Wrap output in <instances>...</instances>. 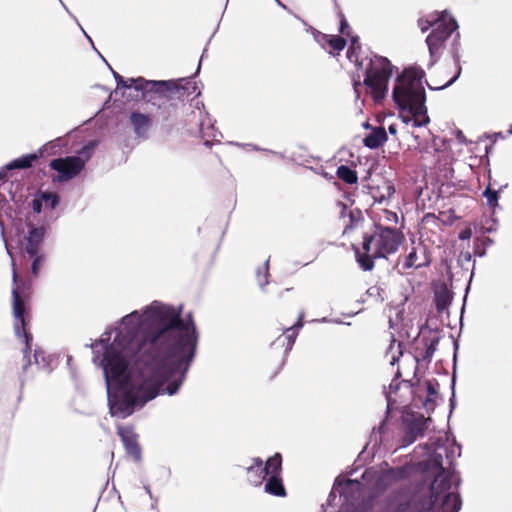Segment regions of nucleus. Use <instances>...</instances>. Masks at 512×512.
<instances>
[{
    "label": "nucleus",
    "mask_w": 512,
    "mask_h": 512,
    "mask_svg": "<svg viewBox=\"0 0 512 512\" xmlns=\"http://www.w3.org/2000/svg\"><path fill=\"white\" fill-rule=\"evenodd\" d=\"M159 300L130 312V415L184 384L199 344L191 312Z\"/></svg>",
    "instance_id": "nucleus-1"
},
{
    "label": "nucleus",
    "mask_w": 512,
    "mask_h": 512,
    "mask_svg": "<svg viewBox=\"0 0 512 512\" xmlns=\"http://www.w3.org/2000/svg\"><path fill=\"white\" fill-rule=\"evenodd\" d=\"M92 350V363L100 368L111 417H128V314L108 325L95 340L84 345Z\"/></svg>",
    "instance_id": "nucleus-2"
},
{
    "label": "nucleus",
    "mask_w": 512,
    "mask_h": 512,
    "mask_svg": "<svg viewBox=\"0 0 512 512\" xmlns=\"http://www.w3.org/2000/svg\"><path fill=\"white\" fill-rule=\"evenodd\" d=\"M50 230L49 222L43 221L41 224L28 225V232L25 235L22 233V227L18 226L16 228V237L14 238L15 246L12 243H7V236L2 238L5 250L11 260V305L13 306V291L15 290L18 295V302L23 310V317H30L28 304L33 281L32 279L20 278L17 274V266L27 268L28 264L31 263L32 276L37 278L40 275L46 261L43 246Z\"/></svg>",
    "instance_id": "nucleus-3"
},
{
    "label": "nucleus",
    "mask_w": 512,
    "mask_h": 512,
    "mask_svg": "<svg viewBox=\"0 0 512 512\" xmlns=\"http://www.w3.org/2000/svg\"><path fill=\"white\" fill-rule=\"evenodd\" d=\"M425 71L419 66L405 68L395 78L392 99L404 124L419 128L430 123L423 86Z\"/></svg>",
    "instance_id": "nucleus-4"
},
{
    "label": "nucleus",
    "mask_w": 512,
    "mask_h": 512,
    "mask_svg": "<svg viewBox=\"0 0 512 512\" xmlns=\"http://www.w3.org/2000/svg\"><path fill=\"white\" fill-rule=\"evenodd\" d=\"M457 474L454 468L442 469L430 484L427 493L400 501L409 503L422 512H439L436 509L437 503L441 512H459L462 507V498L458 492L461 478Z\"/></svg>",
    "instance_id": "nucleus-5"
},
{
    "label": "nucleus",
    "mask_w": 512,
    "mask_h": 512,
    "mask_svg": "<svg viewBox=\"0 0 512 512\" xmlns=\"http://www.w3.org/2000/svg\"><path fill=\"white\" fill-rule=\"evenodd\" d=\"M115 82L116 88L109 94L102 107L96 112L94 119H89L85 125L98 124L100 133H108L121 137L123 147H128V97L125 98L124 91L121 98H117L118 90L128 89V79L117 73L109 63H107Z\"/></svg>",
    "instance_id": "nucleus-6"
},
{
    "label": "nucleus",
    "mask_w": 512,
    "mask_h": 512,
    "mask_svg": "<svg viewBox=\"0 0 512 512\" xmlns=\"http://www.w3.org/2000/svg\"><path fill=\"white\" fill-rule=\"evenodd\" d=\"M418 27L422 33L432 28L425 39L430 58L427 67L430 69L440 60L445 42L458 30L459 25L457 20L444 10L419 18Z\"/></svg>",
    "instance_id": "nucleus-7"
},
{
    "label": "nucleus",
    "mask_w": 512,
    "mask_h": 512,
    "mask_svg": "<svg viewBox=\"0 0 512 512\" xmlns=\"http://www.w3.org/2000/svg\"><path fill=\"white\" fill-rule=\"evenodd\" d=\"M394 69L395 66L387 57L372 53L365 71L363 85L370 90L375 103H381L386 98Z\"/></svg>",
    "instance_id": "nucleus-8"
},
{
    "label": "nucleus",
    "mask_w": 512,
    "mask_h": 512,
    "mask_svg": "<svg viewBox=\"0 0 512 512\" xmlns=\"http://www.w3.org/2000/svg\"><path fill=\"white\" fill-rule=\"evenodd\" d=\"M178 91L176 80H148L142 76L130 77V102L153 104L161 95Z\"/></svg>",
    "instance_id": "nucleus-9"
},
{
    "label": "nucleus",
    "mask_w": 512,
    "mask_h": 512,
    "mask_svg": "<svg viewBox=\"0 0 512 512\" xmlns=\"http://www.w3.org/2000/svg\"><path fill=\"white\" fill-rule=\"evenodd\" d=\"M17 291H13V318L15 336L23 340L24 348L22 349L24 364L22 372H26L31 366V352L33 346V335L30 332V318L23 317V310L18 302Z\"/></svg>",
    "instance_id": "nucleus-10"
},
{
    "label": "nucleus",
    "mask_w": 512,
    "mask_h": 512,
    "mask_svg": "<svg viewBox=\"0 0 512 512\" xmlns=\"http://www.w3.org/2000/svg\"><path fill=\"white\" fill-rule=\"evenodd\" d=\"M48 167L54 173L43 172V175L49 176L54 184L69 182L84 170L83 163L78 161L77 157L71 156L53 158L49 161Z\"/></svg>",
    "instance_id": "nucleus-11"
},
{
    "label": "nucleus",
    "mask_w": 512,
    "mask_h": 512,
    "mask_svg": "<svg viewBox=\"0 0 512 512\" xmlns=\"http://www.w3.org/2000/svg\"><path fill=\"white\" fill-rule=\"evenodd\" d=\"M374 235H376V257H383L395 253L404 240V235L400 230L384 226L380 223H374Z\"/></svg>",
    "instance_id": "nucleus-12"
},
{
    "label": "nucleus",
    "mask_w": 512,
    "mask_h": 512,
    "mask_svg": "<svg viewBox=\"0 0 512 512\" xmlns=\"http://www.w3.org/2000/svg\"><path fill=\"white\" fill-rule=\"evenodd\" d=\"M182 81H185L187 85L190 84V78L176 80V87L178 88V91L171 94L161 95L160 98L152 104V106L157 108V115L162 121L175 118L179 107V103L175 100L183 98L186 93L188 95L190 94V92H187L189 88L181 84Z\"/></svg>",
    "instance_id": "nucleus-13"
},
{
    "label": "nucleus",
    "mask_w": 512,
    "mask_h": 512,
    "mask_svg": "<svg viewBox=\"0 0 512 512\" xmlns=\"http://www.w3.org/2000/svg\"><path fill=\"white\" fill-rule=\"evenodd\" d=\"M195 108L198 110L199 119L196 127L187 128V132L191 136L203 139L204 145L210 148L212 146V142L209 138L216 140L217 134L221 135V133L215 128L214 121L211 119L210 115L204 111L205 106L203 102L196 101Z\"/></svg>",
    "instance_id": "nucleus-14"
},
{
    "label": "nucleus",
    "mask_w": 512,
    "mask_h": 512,
    "mask_svg": "<svg viewBox=\"0 0 512 512\" xmlns=\"http://www.w3.org/2000/svg\"><path fill=\"white\" fill-rule=\"evenodd\" d=\"M430 418H425L423 414L408 413L402 417V424L405 428L401 439V447H407L413 444L418 437H423L428 429Z\"/></svg>",
    "instance_id": "nucleus-15"
},
{
    "label": "nucleus",
    "mask_w": 512,
    "mask_h": 512,
    "mask_svg": "<svg viewBox=\"0 0 512 512\" xmlns=\"http://www.w3.org/2000/svg\"><path fill=\"white\" fill-rule=\"evenodd\" d=\"M411 473L412 468L408 464L383 470L375 479L374 489L377 492H385L397 482L408 479Z\"/></svg>",
    "instance_id": "nucleus-16"
},
{
    "label": "nucleus",
    "mask_w": 512,
    "mask_h": 512,
    "mask_svg": "<svg viewBox=\"0 0 512 512\" xmlns=\"http://www.w3.org/2000/svg\"><path fill=\"white\" fill-rule=\"evenodd\" d=\"M456 33L454 34L453 40L450 44L449 48V54L454 62L455 65V74L454 76L448 80L445 84L439 86V87H433L431 86L427 81L426 85L430 90L440 91L444 90L451 85H453L461 76L462 73V66H461V42H460V33L456 30Z\"/></svg>",
    "instance_id": "nucleus-17"
},
{
    "label": "nucleus",
    "mask_w": 512,
    "mask_h": 512,
    "mask_svg": "<svg viewBox=\"0 0 512 512\" xmlns=\"http://www.w3.org/2000/svg\"><path fill=\"white\" fill-rule=\"evenodd\" d=\"M130 124L140 140H146L149 137V131L152 126V119L149 115L141 112H130Z\"/></svg>",
    "instance_id": "nucleus-18"
},
{
    "label": "nucleus",
    "mask_w": 512,
    "mask_h": 512,
    "mask_svg": "<svg viewBox=\"0 0 512 512\" xmlns=\"http://www.w3.org/2000/svg\"><path fill=\"white\" fill-rule=\"evenodd\" d=\"M401 384H402V381L392 380L389 385L390 392H385V398L387 400L386 418L383 421H381V423L379 424V426L377 428H373V430H372V433L370 435V442H374L373 448H375L376 446H379L381 444V439H379V440L377 439L376 430L380 435L383 434L386 430V421L389 417V413L391 410V407H390L391 392L397 393L400 389Z\"/></svg>",
    "instance_id": "nucleus-19"
},
{
    "label": "nucleus",
    "mask_w": 512,
    "mask_h": 512,
    "mask_svg": "<svg viewBox=\"0 0 512 512\" xmlns=\"http://www.w3.org/2000/svg\"><path fill=\"white\" fill-rule=\"evenodd\" d=\"M454 298V293L448 288V285L443 282L440 286L434 291V304L438 313H443L448 310L449 306L452 304Z\"/></svg>",
    "instance_id": "nucleus-20"
},
{
    "label": "nucleus",
    "mask_w": 512,
    "mask_h": 512,
    "mask_svg": "<svg viewBox=\"0 0 512 512\" xmlns=\"http://www.w3.org/2000/svg\"><path fill=\"white\" fill-rule=\"evenodd\" d=\"M248 482L257 487L266 479L265 470L263 469V461L259 457L252 459V464L246 468Z\"/></svg>",
    "instance_id": "nucleus-21"
},
{
    "label": "nucleus",
    "mask_w": 512,
    "mask_h": 512,
    "mask_svg": "<svg viewBox=\"0 0 512 512\" xmlns=\"http://www.w3.org/2000/svg\"><path fill=\"white\" fill-rule=\"evenodd\" d=\"M388 140L387 132L384 127L372 128V131L363 138V145L369 149L375 150L381 147Z\"/></svg>",
    "instance_id": "nucleus-22"
},
{
    "label": "nucleus",
    "mask_w": 512,
    "mask_h": 512,
    "mask_svg": "<svg viewBox=\"0 0 512 512\" xmlns=\"http://www.w3.org/2000/svg\"><path fill=\"white\" fill-rule=\"evenodd\" d=\"M370 194L374 200V203H383L384 201L390 199L395 194V186L393 182L386 180L384 181L383 186L369 187Z\"/></svg>",
    "instance_id": "nucleus-23"
},
{
    "label": "nucleus",
    "mask_w": 512,
    "mask_h": 512,
    "mask_svg": "<svg viewBox=\"0 0 512 512\" xmlns=\"http://www.w3.org/2000/svg\"><path fill=\"white\" fill-rule=\"evenodd\" d=\"M34 363L38 365V367L48 374H50L54 369V363L58 361V356L54 354H46L43 349L37 347L34 350L33 354Z\"/></svg>",
    "instance_id": "nucleus-24"
},
{
    "label": "nucleus",
    "mask_w": 512,
    "mask_h": 512,
    "mask_svg": "<svg viewBox=\"0 0 512 512\" xmlns=\"http://www.w3.org/2000/svg\"><path fill=\"white\" fill-rule=\"evenodd\" d=\"M68 145V141L64 138H56L54 140L48 141L44 145H42L35 153H38V160L45 158L50 155H55L62 151Z\"/></svg>",
    "instance_id": "nucleus-25"
},
{
    "label": "nucleus",
    "mask_w": 512,
    "mask_h": 512,
    "mask_svg": "<svg viewBox=\"0 0 512 512\" xmlns=\"http://www.w3.org/2000/svg\"><path fill=\"white\" fill-rule=\"evenodd\" d=\"M99 139H91L85 142L80 149H78L75 155H71V157H77L78 161L83 163V169L85 170L86 164L92 158L96 148L99 145Z\"/></svg>",
    "instance_id": "nucleus-26"
},
{
    "label": "nucleus",
    "mask_w": 512,
    "mask_h": 512,
    "mask_svg": "<svg viewBox=\"0 0 512 512\" xmlns=\"http://www.w3.org/2000/svg\"><path fill=\"white\" fill-rule=\"evenodd\" d=\"M338 205L341 207L340 216L345 217L347 209H348L347 205L343 202H338ZM347 216L349 218V223L345 226V228L343 230V234L350 232L351 230H353L356 227V225L359 222L364 220L363 213H362L361 209H359V208L350 210L347 213Z\"/></svg>",
    "instance_id": "nucleus-27"
},
{
    "label": "nucleus",
    "mask_w": 512,
    "mask_h": 512,
    "mask_svg": "<svg viewBox=\"0 0 512 512\" xmlns=\"http://www.w3.org/2000/svg\"><path fill=\"white\" fill-rule=\"evenodd\" d=\"M267 480L264 485V491L267 494L276 497H285L286 489L283 484L281 476H267Z\"/></svg>",
    "instance_id": "nucleus-28"
},
{
    "label": "nucleus",
    "mask_w": 512,
    "mask_h": 512,
    "mask_svg": "<svg viewBox=\"0 0 512 512\" xmlns=\"http://www.w3.org/2000/svg\"><path fill=\"white\" fill-rule=\"evenodd\" d=\"M263 469L266 476H281L282 472V455L276 452L263 463Z\"/></svg>",
    "instance_id": "nucleus-29"
},
{
    "label": "nucleus",
    "mask_w": 512,
    "mask_h": 512,
    "mask_svg": "<svg viewBox=\"0 0 512 512\" xmlns=\"http://www.w3.org/2000/svg\"><path fill=\"white\" fill-rule=\"evenodd\" d=\"M353 250L355 253L356 261L359 267L363 271H371L374 268V260L381 259L382 257H376V250L373 254L361 253L359 248L353 245Z\"/></svg>",
    "instance_id": "nucleus-30"
},
{
    "label": "nucleus",
    "mask_w": 512,
    "mask_h": 512,
    "mask_svg": "<svg viewBox=\"0 0 512 512\" xmlns=\"http://www.w3.org/2000/svg\"><path fill=\"white\" fill-rule=\"evenodd\" d=\"M16 170H26L34 166L38 161V153L31 152L23 154L11 160Z\"/></svg>",
    "instance_id": "nucleus-31"
},
{
    "label": "nucleus",
    "mask_w": 512,
    "mask_h": 512,
    "mask_svg": "<svg viewBox=\"0 0 512 512\" xmlns=\"http://www.w3.org/2000/svg\"><path fill=\"white\" fill-rule=\"evenodd\" d=\"M336 176L349 185L356 184L358 182L357 172L348 165L338 166L336 170Z\"/></svg>",
    "instance_id": "nucleus-32"
},
{
    "label": "nucleus",
    "mask_w": 512,
    "mask_h": 512,
    "mask_svg": "<svg viewBox=\"0 0 512 512\" xmlns=\"http://www.w3.org/2000/svg\"><path fill=\"white\" fill-rule=\"evenodd\" d=\"M507 187V184L501 186L498 190L491 189V185L489 184L482 193V196L486 198L487 205L490 208L495 209L499 207V198L500 192Z\"/></svg>",
    "instance_id": "nucleus-33"
},
{
    "label": "nucleus",
    "mask_w": 512,
    "mask_h": 512,
    "mask_svg": "<svg viewBox=\"0 0 512 512\" xmlns=\"http://www.w3.org/2000/svg\"><path fill=\"white\" fill-rule=\"evenodd\" d=\"M40 191V197H41V201L43 202V205L46 206V208H48L49 210L53 211L55 210L60 202H61V197L55 193V192H50L48 190H39Z\"/></svg>",
    "instance_id": "nucleus-34"
},
{
    "label": "nucleus",
    "mask_w": 512,
    "mask_h": 512,
    "mask_svg": "<svg viewBox=\"0 0 512 512\" xmlns=\"http://www.w3.org/2000/svg\"><path fill=\"white\" fill-rule=\"evenodd\" d=\"M138 434L130 428V458L136 463L142 461V448L138 442Z\"/></svg>",
    "instance_id": "nucleus-35"
},
{
    "label": "nucleus",
    "mask_w": 512,
    "mask_h": 512,
    "mask_svg": "<svg viewBox=\"0 0 512 512\" xmlns=\"http://www.w3.org/2000/svg\"><path fill=\"white\" fill-rule=\"evenodd\" d=\"M291 332H292L291 334H288L284 338L282 336L278 337L272 343L273 346L278 345V344L285 345V343H286L285 350H284V358L281 362V367L285 364L286 357H287L288 353L292 350V347L296 340L297 332L296 331H291Z\"/></svg>",
    "instance_id": "nucleus-36"
},
{
    "label": "nucleus",
    "mask_w": 512,
    "mask_h": 512,
    "mask_svg": "<svg viewBox=\"0 0 512 512\" xmlns=\"http://www.w3.org/2000/svg\"><path fill=\"white\" fill-rule=\"evenodd\" d=\"M416 259H417V251H416V248H412V250L408 253V255L406 256L405 258V261L403 263V269H411V268H415V269H419V268H422V267H427L430 265V260H426L425 262L423 263H419V264H416Z\"/></svg>",
    "instance_id": "nucleus-37"
},
{
    "label": "nucleus",
    "mask_w": 512,
    "mask_h": 512,
    "mask_svg": "<svg viewBox=\"0 0 512 512\" xmlns=\"http://www.w3.org/2000/svg\"><path fill=\"white\" fill-rule=\"evenodd\" d=\"M324 43L328 44L334 51L341 52L345 49L347 41L344 37L339 35H326Z\"/></svg>",
    "instance_id": "nucleus-38"
},
{
    "label": "nucleus",
    "mask_w": 512,
    "mask_h": 512,
    "mask_svg": "<svg viewBox=\"0 0 512 512\" xmlns=\"http://www.w3.org/2000/svg\"><path fill=\"white\" fill-rule=\"evenodd\" d=\"M446 458L449 463L448 468H454L456 467L455 457L461 456V445L458 444L455 440L453 442V445L449 448H445Z\"/></svg>",
    "instance_id": "nucleus-39"
},
{
    "label": "nucleus",
    "mask_w": 512,
    "mask_h": 512,
    "mask_svg": "<svg viewBox=\"0 0 512 512\" xmlns=\"http://www.w3.org/2000/svg\"><path fill=\"white\" fill-rule=\"evenodd\" d=\"M256 277L258 279L259 287L264 290V287L269 283V258L264 262L262 267L256 270Z\"/></svg>",
    "instance_id": "nucleus-40"
},
{
    "label": "nucleus",
    "mask_w": 512,
    "mask_h": 512,
    "mask_svg": "<svg viewBox=\"0 0 512 512\" xmlns=\"http://www.w3.org/2000/svg\"><path fill=\"white\" fill-rule=\"evenodd\" d=\"M334 2V7L337 13V16L339 18V33L340 34H346L349 33V23L344 15V13L341 11L338 3L336 0H332Z\"/></svg>",
    "instance_id": "nucleus-41"
},
{
    "label": "nucleus",
    "mask_w": 512,
    "mask_h": 512,
    "mask_svg": "<svg viewBox=\"0 0 512 512\" xmlns=\"http://www.w3.org/2000/svg\"><path fill=\"white\" fill-rule=\"evenodd\" d=\"M353 485H360V481L358 479H342L340 476H338L333 485V489H339L342 488L343 490L353 486Z\"/></svg>",
    "instance_id": "nucleus-42"
},
{
    "label": "nucleus",
    "mask_w": 512,
    "mask_h": 512,
    "mask_svg": "<svg viewBox=\"0 0 512 512\" xmlns=\"http://www.w3.org/2000/svg\"><path fill=\"white\" fill-rule=\"evenodd\" d=\"M456 378H457V373L454 371V372H452L451 384H450L451 397L449 399V416H451V414L453 413V410L455 409L456 404H457L456 391H455Z\"/></svg>",
    "instance_id": "nucleus-43"
},
{
    "label": "nucleus",
    "mask_w": 512,
    "mask_h": 512,
    "mask_svg": "<svg viewBox=\"0 0 512 512\" xmlns=\"http://www.w3.org/2000/svg\"><path fill=\"white\" fill-rule=\"evenodd\" d=\"M440 341V337L436 336L432 339H428L426 337L422 338V342L425 346V352H427L428 355L432 356L434 355L435 351L437 350L438 343Z\"/></svg>",
    "instance_id": "nucleus-44"
},
{
    "label": "nucleus",
    "mask_w": 512,
    "mask_h": 512,
    "mask_svg": "<svg viewBox=\"0 0 512 512\" xmlns=\"http://www.w3.org/2000/svg\"><path fill=\"white\" fill-rule=\"evenodd\" d=\"M117 434L122 442L123 448L125 450V454H128V425L118 424L117 425Z\"/></svg>",
    "instance_id": "nucleus-45"
},
{
    "label": "nucleus",
    "mask_w": 512,
    "mask_h": 512,
    "mask_svg": "<svg viewBox=\"0 0 512 512\" xmlns=\"http://www.w3.org/2000/svg\"><path fill=\"white\" fill-rule=\"evenodd\" d=\"M366 294L370 297H376L379 302H383L386 298L385 290L381 286H371L367 289Z\"/></svg>",
    "instance_id": "nucleus-46"
},
{
    "label": "nucleus",
    "mask_w": 512,
    "mask_h": 512,
    "mask_svg": "<svg viewBox=\"0 0 512 512\" xmlns=\"http://www.w3.org/2000/svg\"><path fill=\"white\" fill-rule=\"evenodd\" d=\"M427 396L436 397L438 395L439 383L437 379H428L425 382Z\"/></svg>",
    "instance_id": "nucleus-47"
},
{
    "label": "nucleus",
    "mask_w": 512,
    "mask_h": 512,
    "mask_svg": "<svg viewBox=\"0 0 512 512\" xmlns=\"http://www.w3.org/2000/svg\"><path fill=\"white\" fill-rule=\"evenodd\" d=\"M40 191H37L30 202V207L35 214H40L43 209V202L41 201Z\"/></svg>",
    "instance_id": "nucleus-48"
},
{
    "label": "nucleus",
    "mask_w": 512,
    "mask_h": 512,
    "mask_svg": "<svg viewBox=\"0 0 512 512\" xmlns=\"http://www.w3.org/2000/svg\"><path fill=\"white\" fill-rule=\"evenodd\" d=\"M375 238H376V235H374V233L373 234L365 233L363 235V241H362L363 252L362 253L370 254L371 245H372L373 241L375 240Z\"/></svg>",
    "instance_id": "nucleus-49"
},
{
    "label": "nucleus",
    "mask_w": 512,
    "mask_h": 512,
    "mask_svg": "<svg viewBox=\"0 0 512 512\" xmlns=\"http://www.w3.org/2000/svg\"><path fill=\"white\" fill-rule=\"evenodd\" d=\"M361 49H355V48H351L349 47L348 50H347V58L351 61V62H354L357 66H359L360 68L363 66V62L362 61H359V53H360Z\"/></svg>",
    "instance_id": "nucleus-50"
},
{
    "label": "nucleus",
    "mask_w": 512,
    "mask_h": 512,
    "mask_svg": "<svg viewBox=\"0 0 512 512\" xmlns=\"http://www.w3.org/2000/svg\"><path fill=\"white\" fill-rule=\"evenodd\" d=\"M430 459L432 461V464H433V467L439 471H442V469H446L444 466H443V457H442V454L434 451L433 453H431L430 455Z\"/></svg>",
    "instance_id": "nucleus-51"
},
{
    "label": "nucleus",
    "mask_w": 512,
    "mask_h": 512,
    "mask_svg": "<svg viewBox=\"0 0 512 512\" xmlns=\"http://www.w3.org/2000/svg\"><path fill=\"white\" fill-rule=\"evenodd\" d=\"M473 254L478 257H483L486 255V249L482 245V242L477 238L473 241Z\"/></svg>",
    "instance_id": "nucleus-52"
},
{
    "label": "nucleus",
    "mask_w": 512,
    "mask_h": 512,
    "mask_svg": "<svg viewBox=\"0 0 512 512\" xmlns=\"http://www.w3.org/2000/svg\"><path fill=\"white\" fill-rule=\"evenodd\" d=\"M306 30L307 32H310L312 34L313 38L317 43L322 44L324 42V39L326 38L327 34L320 32L319 30L312 26H308Z\"/></svg>",
    "instance_id": "nucleus-53"
},
{
    "label": "nucleus",
    "mask_w": 512,
    "mask_h": 512,
    "mask_svg": "<svg viewBox=\"0 0 512 512\" xmlns=\"http://www.w3.org/2000/svg\"><path fill=\"white\" fill-rule=\"evenodd\" d=\"M471 259L472 254L470 252H461L457 259V263L460 267L464 268L466 264L470 263Z\"/></svg>",
    "instance_id": "nucleus-54"
},
{
    "label": "nucleus",
    "mask_w": 512,
    "mask_h": 512,
    "mask_svg": "<svg viewBox=\"0 0 512 512\" xmlns=\"http://www.w3.org/2000/svg\"><path fill=\"white\" fill-rule=\"evenodd\" d=\"M432 360V356L428 355L427 352L424 351V353L419 357V356H415V361L417 363V365H419L421 362H425L427 364H429ZM417 371H418V366H416L415 368V371H414V378L417 377Z\"/></svg>",
    "instance_id": "nucleus-55"
},
{
    "label": "nucleus",
    "mask_w": 512,
    "mask_h": 512,
    "mask_svg": "<svg viewBox=\"0 0 512 512\" xmlns=\"http://www.w3.org/2000/svg\"><path fill=\"white\" fill-rule=\"evenodd\" d=\"M435 397L427 396L423 401V407L428 413L433 412L435 409Z\"/></svg>",
    "instance_id": "nucleus-56"
},
{
    "label": "nucleus",
    "mask_w": 512,
    "mask_h": 512,
    "mask_svg": "<svg viewBox=\"0 0 512 512\" xmlns=\"http://www.w3.org/2000/svg\"><path fill=\"white\" fill-rule=\"evenodd\" d=\"M474 267H475V262L473 263V269H472V272H471L468 284H467V286L465 288V295H464V298H463V304H462V308H461V316L463 315L464 310H465L467 296H468V293H469V290H470L471 281H472L473 276H474Z\"/></svg>",
    "instance_id": "nucleus-57"
},
{
    "label": "nucleus",
    "mask_w": 512,
    "mask_h": 512,
    "mask_svg": "<svg viewBox=\"0 0 512 512\" xmlns=\"http://www.w3.org/2000/svg\"><path fill=\"white\" fill-rule=\"evenodd\" d=\"M303 317H304V313H301V314L299 315V317H298V319H297L296 323H295L293 326H291V327L287 328V329L285 330V332L296 331V332L298 333V330H299L300 328H302V327H303V324H304V323H303Z\"/></svg>",
    "instance_id": "nucleus-58"
},
{
    "label": "nucleus",
    "mask_w": 512,
    "mask_h": 512,
    "mask_svg": "<svg viewBox=\"0 0 512 512\" xmlns=\"http://www.w3.org/2000/svg\"><path fill=\"white\" fill-rule=\"evenodd\" d=\"M68 14L76 21L77 25L80 27L81 31L83 32L85 38L88 40V42L91 44V47L92 49H95V45H94V42L92 40V38L87 34V32L83 29V27L80 25V23L78 22L77 18L69 11V9H65Z\"/></svg>",
    "instance_id": "nucleus-59"
},
{
    "label": "nucleus",
    "mask_w": 512,
    "mask_h": 512,
    "mask_svg": "<svg viewBox=\"0 0 512 512\" xmlns=\"http://www.w3.org/2000/svg\"><path fill=\"white\" fill-rule=\"evenodd\" d=\"M347 36L350 38V46L351 48L361 49L360 38L358 35H350L347 33Z\"/></svg>",
    "instance_id": "nucleus-60"
},
{
    "label": "nucleus",
    "mask_w": 512,
    "mask_h": 512,
    "mask_svg": "<svg viewBox=\"0 0 512 512\" xmlns=\"http://www.w3.org/2000/svg\"><path fill=\"white\" fill-rule=\"evenodd\" d=\"M471 236H472V230L469 227L464 228L458 234L459 240H462V241L469 240L471 238Z\"/></svg>",
    "instance_id": "nucleus-61"
},
{
    "label": "nucleus",
    "mask_w": 512,
    "mask_h": 512,
    "mask_svg": "<svg viewBox=\"0 0 512 512\" xmlns=\"http://www.w3.org/2000/svg\"><path fill=\"white\" fill-rule=\"evenodd\" d=\"M459 349V342L454 340L453 342V372L457 369V354Z\"/></svg>",
    "instance_id": "nucleus-62"
},
{
    "label": "nucleus",
    "mask_w": 512,
    "mask_h": 512,
    "mask_svg": "<svg viewBox=\"0 0 512 512\" xmlns=\"http://www.w3.org/2000/svg\"><path fill=\"white\" fill-rule=\"evenodd\" d=\"M478 240L482 242V245L487 249L491 245H493L494 241L490 237H487L485 235H482L481 237H476Z\"/></svg>",
    "instance_id": "nucleus-63"
},
{
    "label": "nucleus",
    "mask_w": 512,
    "mask_h": 512,
    "mask_svg": "<svg viewBox=\"0 0 512 512\" xmlns=\"http://www.w3.org/2000/svg\"><path fill=\"white\" fill-rule=\"evenodd\" d=\"M385 214H386L387 221L393 222V223H398V215L396 212L386 210Z\"/></svg>",
    "instance_id": "nucleus-64"
}]
</instances>
